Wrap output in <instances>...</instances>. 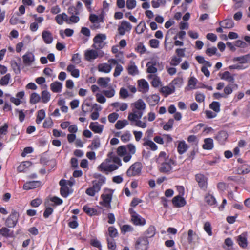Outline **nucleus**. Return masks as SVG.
<instances>
[{
	"mask_svg": "<svg viewBox=\"0 0 250 250\" xmlns=\"http://www.w3.org/2000/svg\"><path fill=\"white\" fill-rule=\"evenodd\" d=\"M148 245V241L147 238H140L136 242L135 249L136 250H146Z\"/></svg>",
	"mask_w": 250,
	"mask_h": 250,
	"instance_id": "obj_9",
	"label": "nucleus"
},
{
	"mask_svg": "<svg viewBox=\"0 0 250 250\" xmlns=\"http://www.w3.org/2000/svg\"><path fill=\"white\" fill-rule=\"evenodd\" d=\"M142 164L139 162H136L132 165L126 171V174L129 177L139 175L141 172Z\"/></svg>",
	"mask_w": 250,
	"mask_h": 250,
	"instance_id": "obj_7",
	"label": "nucleus"
},
{
	"mask_svg": "<svg viewBox=\"0 0 250 250\" xmlns=\"http://www.w3.org/2000/svg\"><path fill=\"white\" fill-rule=\"evenodd\" d=\"M146 100L150 106H155L158 103L160 97L158 95L154 94L147 97Z\"/></svg>",
	"mask_w": 250,
	"mask_h": 250,
	"instance_id": "obj_21",
	"label": "nucleus"
},
{
	"mask_svg": "<svg viewBox=\"0 0 250 250\" xmlns=\"http://www.w3.org/2000/svg\"><path fill=\"white\" fill-rule=\"evenodd\" d=\"M144 146H149L153 150H155L157 148L156 145L151 140H146L143 144Z\"/></svg>",
	"mask_w": 250,
	"mask_h": 250,
	"instance_id": "obj_47",
	"label": "nucleus"
},
{
	"mask_svg": "<svg viewBox=\"0 0 250 250\" xmlns=\"http://www.w3.org/2000/svg\"><path fill=\"white\" fill-rule=\"evenodd\" d=\"M22 59L26 66H30L35 61V56L32 53L27 52L22 56Z\"/></svg>",
	"mask_w": 250,
	"mask_h": 250,
	"instance_id": "obj_11",
	"label": "nucleus"
},
{
	"mask_svg": "<svg viewBox=\"0 0 250 250\" xmlns=\"http://www.w3.org/2000/svg\"><path fill=\"white\" fill-rule=\"evenodd\" d=\"M103 201L101 204L105 207L109 208L110 207V203L112 200V195L111 194H103L101 196Z\"/></svg>",
	"mask_w": 250,
	"mask_h": 250,
	"instance_id": "obj_20",
	"label": "nucleus"
},
{
	"mask_svg": "<svg viewBox=\"0 0 250 250\" xmlns=\"http://www.w3.org/2000/svg\"><path fill=\"white\" fill-rule=\"evenodd\" d=\"M123 68L120 64H117L115 67V71L113 75L115 77H117L119 76L121 73L123 71Z\"/></svg>",
	"mask_w": 250,
	"mask_h": 250,
	"instance_id": "obj_59",
	"label": "nucleus"
},
{
	"mask_svg": "<svg viewBox=\"0 0 250 250\" xmlns=\"http://www.w3.org/2000/svg\"><path fill=\"white\" fill-rule=\"evenodd\" d=\"M128 124L129 122L126 120H118L116 123L115 127L117 129H121Z\"/></svg>",
	"mask_w": 250,
	"mask_h": 250,
	"instance_id": "obj_37",
	"label": "nucleus"
},
{
	"mask_svg": "<svg viewBox=\"0 0 250 250\" xmlns=\"http://www.w3.org/2000/svg\"><path fill=\"white\" fill-rule=\"evenodd\" d=\"M31 165V162L29 161H24L18 167L17 170L20 172H24L25 170Z\"/></svg>",
	"mask_w": 250,
	"mask_h": 250,
	"instance_id": "obj_33",
	"label": "nucleus"
},
{
	"mask_svg": "<svg viewBox=\"0 0 250 250\" xmlns=\"http://www.w3.org/2000/svg\"><path fill=\"white\" fill-rule=\"evenodd\" d=\"M98 50L90 49L86 50L84 53V58L86 61L91 62L98 57H102L104 55L103 51L98 52Z\"/></svg>",
	"mask_w": 250,
	"mask_h": 250,
	"instance_id": "obj_6",
	"label": "nucleus"
},
{
	"mask_svg": "<svg viewBox=\"0 0 250 250\" xmlns=\"http://www.w3.org/2000/svg\"><path fill=\"white\" fill-rule=\"evenodd\" d=\"M45 117V113L44 110L41 109L38 111V115L36 119V123L38 124L41 123V122L44 119Z\"/></svg>",
	"mask_w": 250,
	"mask_h": 250,
	"instance_id": "obj_42",
	"label": "nucleus"
},
{
	"mask_svg": "<svg viewBox=\"0 0 250 250\" xmlns=\"http://www.w3.org/2000/svg\"><path fill=\"white\" fill-rule=\"evenodd\" d=\"M112 67L110 65L107 63H101L98 65V69L100 72L105 73H109L111 70Z\"/></svg>",
	"mask_w": 250,
	"mask_h": 250,
	"instance_id": "obj_23",
	"label": "nucleus"
},
{
	"mask_svg": "<svg viewBox=\"0 0 250 250\" xmlns=\"http://www.w3.org/2000/svg\"><path fill=\"white\" fill-rule=\"evenodd\" d=\"M160 91L164 94L165 96H167L174 92V87L172 88L168 86H164L161 88Z\"/></svg>",
	"mask_w": 250,
	"mask_h": 250,
	"instance_id": "obj_40",
	"label": "nucleus"
},
{
	"mask_svg": "<svg viewBox=\"0 0 250 250\" xmlns=\"http://www.w3.org/2000/svg\"><path fill=\"white\" fill-rule=\"evenodd\" d=\"M109 235L111 238L116 237L118 235L117 229L113 227H109L108 228Z\"/></svg>",
	"mask_w": 250,
	"mask_h": 250,
	"instance_id": "obj_54",
	"label": "nucleus"
},
{
	"mask_svg": "<svg viewBox=\"0 0 250 250\" xmlns=\"http://www.w3.org/2000/svg\"><path fill=\"white\" fill-rule=\"evenodd\" d=\"M219 25L223 28L230 29L234 27V23L232 19L230 18L220 21Z\"/></svg>",
	"mask_w": 250,
	"mask_h": 250,
	"instance_id": "obj_16",
	"label": "nucleus"
},
{
	"mask_svg": "<svg viewBox=\"0 0 250 250\" xmlns=\"http://www.w3.org/2000/svg\"><path fill=\"white\" fill-rule=\"evenodd\" d=\"M213 147V139L208 138L204 140V144L203 145V148L206 150L212 149Z\"/></svg>",
	"mask_w": 250,
	"mask_h": 250,
	"instance_id": "obj_27",
	"label": "nucleus"
},
{
	"mask_svg": "<svg viewBox=\"0 0 250 250\" xmlns=\"http://www.w3.org/2000/svg\"><path fill=\"white\" fill-rule=\"evenodd\" d=\"M131 134L128 131L125 132L121 136V139L124 142H127L130 140Z\"/></svg>",
	"mask_w": 250,
	"mask_h": 250,
	"instance_id": "obj_62",
	"label": "nucleus"
},
{
	"mask_svg": "<svg viewBox=\"0 0 250 250\" xmlns=\"http://www.w3.org/2000/svg\"><path fill=\"white\" fill-rule=\"evenodd\" d=\"M174 123V120L170 119L168 122L164 125L163 129L165 130H168L172 128Z\"/></svg>",
	"mask_w": 250,
	"mask_h": 250,
	"instance_id": "obj_56",
	"label": "nucleus"
},
{
	"mask_svg": "<svg viewBox=\"0 0 250 250\" xmlns=\"http://www.w3.org/2000/svg\"><path fill=\"white\" fill-rule=\"evenodd\" d=\"M101 185V182L99 181H94L93 182V186L91 188L94 190V191H96V192L97 193L100 190Z\"/></svg>",
	"mask_w": 250,
	"mask_h": 250,
	"instance_id": "obj_53",
	"label": "nucleus"
},
{
	"mask_svg": "<svg viewBox=\"0 0 250 250\" xmlns=\"http://www.w3.org/2000/svg\"><path fill=\"white\" fill-rule=\"evenodd\" d=\"M71 61L75 64H79L81 62V58L78 53L74 54L72 56Z\"/></svg>",
	"mask_w": 250,
	"mask_h": 250,
	"instance_id": "obj_61",
	"label": "nucleus"
},
{
	"mask_svg": "<svg viewBox=\"0 0 250 250\" xmlns=\"http://www.w3.org/2000/svg\"><path fill=\"white\" fill-rule=\"evenodd\" d=\"M106 39V36L105 34H98L93 39L94 43L92 47L96 50L102 49L105 45L104 42Z\"/></svg>",
	"mask_w": 250,
	"mask_h": 250,
	"instance_id": "obj_4",
	"label": "nucleus"
},
{
	"mask_svg": "<svg viewBox=\"0 0 250 250\" xmlns=\"http://www.w3.org/2000/svg\"><path fill=\"white\" fill-rule=\"evenodd\" d=\"M238 244L243 248H245L247 246V240L245 235L243 234L239 235L237 238Z\"/></svg>",
	"mask_w": 250,
	"mask_h": 250,
	"instance_id": "obj_30",
	"label": "nucleus"
},
{
	"mask_svg": "<svg viewBox=\"0 0 250 250\" xmlns=\"http://www.w3.org/2000/svg\"><path fill=\"white\" fill-rule=\"evenodd\" d=\"M60 192L62 196L66 197L69 194V188L67 186H63L61 187Z\"/></svg>",
	"mask_w": 250,
	"mask_h": 250,
	"instance_id": "obj_58",
	"label": "nucleus"
},
{
	"mask_svg": "<svg viewBox=\"0 0 250 250\" xmlns=\"http://www.w3.org/2000/svg\"><path fill=\"white\" fill-rule=\"evenodd\" d=\"M108 248L111 250H114L116 248V243L114 240L111 239H109V238H107Z\"/></svg>",
	"mask_w": 250,
	"mask_h": 250,
	"instance_id": "obj_50",
	"label": "nucleus"
},
{
	"mask_svg": "<svg viewBox=\"0 0 250 250\" xmlns=\"http://www.w3.org/2000/svg\"><path fill=\"white\" fill-rule=\"evenodd\" d=\"M41 98L43 103H46L50 99V94L47 90H43L42 92V96Z\"/></svg>",
	"mask_w": 250,
	"mask_h": 250,
	"instance_id": "obj_38",
	"label": "nucleus"
},
{
	"mask_svg": "<svg viewBox=\"0 0 250 250\" xmlns=\"http://www.w3.org/2000/svg\"><path fill=\"white\" fill-rule=\"evenodd\" d=\"M181 61H182V60L180 58L173 57L172 58L170 63V65L172 66H177L180 63Z\"/></svg>",
	"mask_w": 250,
	"mask_h": 250,
	"instance_id": "obj_63",
	"label": "nucleus"
},
{
	"mask_svg": "<svg viewBox=\"0 0 250 250\" xmlns=\"http://www.w3.org/2000/svg\"><path fill=\"white\" fill-rule=\"evenodd\" d=\"M90 128L96 133H102L104 126L102 125H98V123H91L89 126Z\"/></svg>",
	"mask_w": 250,
	"mask_h": 250,
	"instance_id": "obj_22",
	"label": "nucleus"
},
{
	"mask_svg": "<svg viewBox=\"0 0 250 250\" xmlns=\"http://www.w3.org/2000/svg\"><path fill=\"white\" fill-rule=\"evenodd\" d=\"M128 74L133 76L137 75L139 73V71L137 69L135 63L133 61L130 62V64L128 68Z\"/></svg>",
	"mask_w": 250,
	"mask_h": 250,
	"instance_id": "obj_26",
	"label": "nucleus"
},
{
	"mask_svg": "<svg viewBox=\"0 0 250 250\" xmlns=\"http://www.w3.org/2000/svg\"><path fill=\"white\" fill-rule=\"evenodd\" d=\"M0 234L5 238L12 237L13 236V232L7 227H3L0 229Z\"/></svg>",
	"mask_w": 250,
	"mask_h": 250,
	"instance_id": "obj_24",
	"label": "nucleus"
},
{
	"mask_svg": "<svg viewBox=\"0 0 250 250\" xmlns=\"http://www.w3.org/2000/svg\"><path fill=\"white\" fill-rule=\"evenodd\" d=\"M155 234V228L153 226L149 227L147 230L145 232L146 236L147 238H151Z\"/></svg>",
	"mask_w": 250,
	"mask_h": 250,
	"instance_id": "obj_43",
	"label": "nucleus"
},
{
	"mask_svg": "<svg viewBox=\"0 0 250 250\" xmlns=\"http://www.w3.org/2000/svg\"><path fill=\"white\" fill-rule=\"evenodd\" d=\"M233 92V88L231 84H228L226 85L224 89V94L226 97L231 94Z\"/></svg>",
	"mask_w": 250,
	"mask_h": 250,
	"instance_id": "obj_55",
	"label": "nucleus"
},
{
	"mask_svg": "<svg viewBox=\"0 0 250 250\" xmlns=\"http://www.w3.org/2000/svg\"><path fill=\"white\" fill-rule=\"evenodd\" d=\"M122 165L121 159L114 156L107 158L99 166V169L103 172H112L117 169Z\"/></svg>",
	"mask_w": 250,
	"mask_h": 250,
	"instance_id": "obj_2",
	"label": "nucleus"
},
{
	"mask_svg": "<svg viewBox=\"0 0 250 250\" xmlns=\"http://www.w3.org/2000/svg\"><path fill=\"white\" fill-rule=\"evenodd\" d=\"M204 229L209 236H212V228L209 222H206L204 225Z\"/></svg>",
	"mask_w": 250,
	"mask_h": 250,
	"instance_id": "obj_46",
	"label": "nucleus"
},
{
	"mask_svg": "<svg viewBox=\"0 0 250 250\" xmlns=\"http://www.w3.org/2000/svg\"><path fill=\"white\" fill-rule=\"evenodd\" d=\"M250 172V167L243 166L238 170V173L240 174H246Z\"/></svg>",
	"mask_w": 250,
	"mask_h": 250,
	"instance_id": "obj_57",
	"label": "nucleus"
},
{
	"mask_svg": "<svg viewBox=\"0 0 250 250\" xmlns=\"http://www.w3.org/2000/svg\"><path fill=\"white\" fill-rule=\"evenodd\" d=\"M159 63L155 61H152L148 62L146 64L147 72L149 73H155L157 71V66Z\"/></svg>",
	"mask_w": 250,
	"mask_h": 250,
	"instance_id": "obj_13",
	"label": "nucleus"
},
{
	"mask_svg": "<svg viewBox=\"0 0 250 250\" xmlns=\"http://www.w3.org/2000/svg\"><path fill=\"white\" fill-rule=\"evenodd\" d=\"M138 85L140 88L139 91L143 93H146L149 90L148 83L144 79H141L138 81Z\"/></svg>",
	"mask_w": 250,
	"mask_h": 250,
	"instance_id": "obj_14",
	"label": "nucleus"
},
{
	"mask_svg": "<svg viewBox=\"0 0 250 250\" xmlns=\"http://www.w3.org/2000/svg\"><path fill=\"white\" fill-rule=\"evenodd\" d=\"M131 220L135 225L143 226L146 224V220L136 214L135 212L132 215Z\"/></svg>",
	"mask_w": 250,
	"mask_h": 250,
	"instance_id": "obj_15",
	"label": "nucleus"
},
{
	"mask_svg": "<svg viewBox=\"0 0 250 250\" xmlns=\"http://www.w3.org/2000/svg\"><path fill=\"white\" fill-rule=\"evenodd\" d=\"M132 28L131 24L127 21H123L118 28L119 34L124 35L126 31H129Z\"/></svg>",
	"mask_w": 250,
	"mask_h": 250,
	"instance_id": "obj_10",
	"label": "nucleus"
},
{
	"mask_svg": "<svg viewBox=\"0 0 250 250\" xmlns=\"http://www.w3.org/2000/svg\"><path fill=\"white\" fill-rule=\"evenodd\" d=\"M42 36L45 43L50 44L52 42L53 38L50 31L46 30L43 31Z\"/></svg>",
	"mask_w": 250,
	"mask_h": 250,
	"instance_id": "obj_17",
	"label": "nucleus"
},
{
	"mask_svg": "<svg viewBox=\"0 0 250 250\" xmlns=\"http://www.w3.org/2000/svg\"><path fill=\"white\" fill-rule=\"evenodd\" d=\"M11 78L10 74H7L2 77L0 80V84L1 85H6L8 84L9 80Z\"/></svg>",
	"mask_w": 250,
	"mask_h": 250,
	"instance_id": "obj_45",
	"label": "nucleus"
},
{
	"mask_svg": "<svg viewBox=\"0 0 250 250\" xmlns=\"http://www.w3.org/2000/svg\"><path fill=\"white\" fill-rule=\"evenodd\" d=\"M250 61V54H247L244 56L235 57L233 59V61L239 62L240 63H246Z\"/></svg>",
	"mask_w": 250,
	"mask_h": 250,
	"instance_id": "obj_28",
	"label": "nucleus"
},
{
	"mask_svg": "<svg viewBox=\"0 0 250 250\" xmlns=\"http://www.w3.org/2000/svg\"><path fill=\"white\" fill-rule=\"evenodd\" d=\"M205 200L207 203L211 206L216 203V200L214 197L210 194H208L205 196Z\"/></svg>",
	"mask_w": 250,
	"mask_h": 250,
	"instance_id": "obj_39",
	"label": "nucleus"
},
{
	"mask_svg": "<svg viewBox=\"0 0 250 250\" xmlns=\"http://www.w3.org/2000/svg\"><path fill=\"white\" fill-rule=\"evenodd\" d=\"M67 70L71 73L72 76L75 78H78L80 76L79 70L75 68V66L73 64H70L67 68Z\"/></svg>",
	"mask_w": 250,
	"mask_h": 250,
	"instance_id": "obj_29",
	"label": "nucleus"
},
{
	"mask_svg": "<svg viewBox=\"0 0 250 250\" xmlns=\"http://www.w3.org/2000/svg\"><path fill=\"white\" fill-rule=\"evenodd\" d=\"M146 28V25L144 21H141L135 28L136 32L138 34H141L144 32Z\"/></svg>",
	"mask_w": 250,
	"mask_h": 250,
	"instance_id": "obj_44",
	"label": "nucleus"
},
{
	"mask_svg": "<svg viewBox=\"0 0 250 250\" xmlns=\"http://www.w3.org/2000/svg\"><path fill=\"white\" fill-rule=\"evenodd\" d=\"M119 115L116 112L110 114L108 116V121L110 123H114L119 118Z\"/></svg>",
	"mask_w": 250,
	"mask_h": 250,
	"instance_id": "obj_51",
	"label": "nucleus"
},
{
	"mask_svg": "<svg viewBox=\"0 0 250 250\" xmlns=\"http://www.w3.org/2000/svg\"><path fill=\"white\" fill-rule=\"evenodd\" d=\"M157 163L159 165V170L161 173L168 174L173 169L175 162L173 160L165 153L161 152L157 158Z\"/></svg>",
	"mask_w": 250,
	"mask_h": 250,
	"instance_id": "obj_1",
	"label": "nucleus"
},
{
	"mask_svg": "<svg viewBox=\"0 0 250 250\" xmlns=\"http://www.w3.org/2000/svg\"><path fill=\"white\" fill-rule=\"evenodd\" d=\"M62 83L59 82H55L50 84V89L53 92L58 93L61 91Z\"/></svg>",
	"mask_w": 250,
	"mask_h": 250,
	"instance_id": "obj_25",
	"label": "nucleus"
},
{
	"mask_svg": "<svg viewBox=\"0 0 250 250\" xmlns=\"http://www.w3.org/2000/svg\"><path fill=\"white\" fill-rule=\"evenodd\" d=\"M210 108L215 111L218 112L220 111V104L218 102H213L209 105Z\"/></svg>",
	"mask_w": 250,
	"mask_h": 250,
	"instance_id": "obj_52",
	"label": "nucleus"
},
{
	"mask_svg": "<svg viewBox=\"0 0 250 250\" xmlns=\"http://www.w3.org/2000/svg\"><path fill=\"white\" fill-rule=\"evenodd\" d=\"M41 183L39 181H33L27 182L25 183L23 186V188L24 190H29L33 188H37L40 186Z\"/></svg>",
	"mask_w": 250,
	"mask_h": 250,
	"instance_id": "obj_12",
	"label": "nucleus"
},
{
	"mask_svg": "<svg viewBox=\"0 0 250 250\" xmlns=\"http://www.w3.org/2000/svg\"><path fill=\"white\" fill-rule=\"evenodd\" d=\"M140 118H136L134 121H130L131 125H134L135 126L137 127H139L142 128H145L146 127L147 125L146 122H142L140 120Z\"/></svg>",
	"mask_w": 250,
	"mask_h": 250,
	"instance_id": "obj_34",
	"label": "nucleus"
},
{
	"mask_svg": "<svg viewBox=\"0 0 250 250\" xmlns=\"http://www.w3.org/2000/svg\"><path fill=\"white\" fill-rule=\"evenodd\" d=\"M19 217V213L16 210L12 209L11 213L5 221V226L8 228H14L18 221Z\"/></svg>",
	"mask_w": 250,
	"mask_h": 250,
	"instance_id": "obj_5",
	"label": "nucleus"
},
{
	"mask_svg": "<svg viewBox=\"0 0 250 250\" xmlns=\"http://www.w3.org/2000/svg\"><path fill=\"white\" fill-rule=\"evenodd\" d=\"M41 96L37 93H32L30 97V103L32 104H36L41 100Z\"/></svg>",
	"mask_w": 250,
	"mask_h": 250,
	"instance_id": "obj_36",
	"label": "nucleus"
},
{
	"mask_svg": "<svg viewBox=\"0 0 250 250\" xmlns=\"http://www.w3.org/2000/svg\"><path fill=\"white\" fill-rule=\"evenodd\" d=\"M100 146V140L99 138L95 139L92 141L91 145L89 146L91 149H96Z\"/></svg>",
	"mask_w": 250,
	"mask_h": 250,
	"instance_id": "obj_48",
	"label": "nucleus"
},
{
	"mask_svg": "<svg viewBox=\"0 0 250 250\" xmlns=\"http://www.w3.org/2000/svg\"><path fill=\"white\" fill-rule=\"evenodd\" d=\"M196 180L198 183L199 187L204 190L207 188L208 179L202 174H197L195 176Z\"/></svg>",
	"mask_w": 250,
	"mask_h": 250,
	"instance_id": "obj_8",
	"label": "nucleus"
},
{
	"mask_svg": "<svg viewBox=\"0 0 250 250\" xmlns=\"http://www.w3.org/2000/svg\"><path fill=\"white\" fill-rule=\"evenodd\" d=\"M228 138V134L225 131H221L219 132L215 137V139H217L220 143H223Z\"/></svg>",
	"mask_w": 250,
	"mask_h": 250,
	"instance_id": "obj_35",
	"label": "nucleus"
},
{
	"mask_svg": "<svg viewBox=\"0 0 250 250\" xmlns=\"http://www.w3.org/2000/svg\"><path fill=\"white\" fill-rule=\"evenodd\" d=\"M136 6V1L135 0H127L126 1V7L128 9H132Z\"/></svg>",
	"mask_w": 250,
	"mask_h": 250,
	"instance_id": "obj_60",
	"label": "nucleus"
},
{
	"mask_svg": "<svg viewBox=\"0 0 250 250\" xmlns=\"http://www.w3.org/2000/svg\"><path fill=\"white\" fill-rule=\"evenodd\" d=\"M172 203L176 207H182L186 204V201L181 196H176L172 199Z\"/></svg>",
	"mask_w": 250,
	"mask_h": 250,
	"instance_id": "obj_19",
	"label": "nucleus"
},
{
	"mask_svg": "<svg viewBox=\"0 0 250 250\" xmlns=\"http://www.w3.org/2000/svg\"><path fill=\"white\" fill-rule=\"evenodd\" d=\"M149 78L152 79L151 84L153 87H158L161 85V82L160 78L157 76L155 75H149Z\"/></svg>",
	"mask_w": 250,
	"mask_h": 250,
	"instance_id": "obj_32",
	"label": "nucleus"
},
{
	"mask_svg": "<svg viewBox=\"0 0 250 250\" xmlns=\"http://www.w3.org/2000/svg\"><path fill=\"white\" fill-rule=\"evenodd\" d=\"M11 66L14 71L16 74L20 73V66L18 65V63L15 61L11 62Z\"/></svg>",
	"mask_w": 250,
	"mask_h": 250,
	"instance_id": "obj_64",
	"label": "nucleus"
},
{
	"mask_svg": "<svg viewBox=\"0 0 250 250\" xmlns=\"http://www.w3.org/2000/svg\"><path fill=\"white\" fill-rule=\"evenodd\" d=\"M221 79L225 80L230 83H233L235 81L234 76L229 71H225L220 75Z\"/></svg>",
	"mask_w": 250,
	"mask_h": 250,
	"instance_id": "obj_18",
	"label": "nucleus"
},
{
	"mask_svg": "<svg viewBox=\"0 0 250 250\" xmlns=\"http://www.w3.org/2000/svg\"><path fill=\"white\" fill-rule=\"evenodd\" d=\"M110 81L109 77H100L98 79V84L103 87H106L108 86V83Z\"/></svg>",
	"mask_w": 250,
	"mask_h": 250,
	"instance_id": "obj_31",
	"label": "nucleus"
},
{
	"mask_svg": "<svg viewBox=\"0 0 250 250\" xmlns=\"http://www.w3.org/2000/svg\"><path fill=\"white\" fill-rule=\"evenodd\" d=\"M83 210L86 213L90 216L96 214L97 212L94 208L88 207L86 206L83 207Z\"/></svg>",
	"mask_w": 250,
	"mask_h": 250,
	"instance_id": "obj_49",
	"label": "nucleus"
},
{
	"mask_svg": "<svg viewBox=\"0 0 250 250\" xmlns=\"http://www.w3.org/2000/svg\"><path fill=\"white\" fill-rule=\"evenodd\" d=\"M177 148L178 152L182 154L187 151L188 149V146L185 144V142H180L178 144Z\"/></svg>",
	"mask_w": 250,
	"mask_h": 250,
	"instance_id": "obj_41",
	"label": "nucleus"
},
{
	"mask_svg": "<svg viewBox=\"0 0 250 250\" xmlns=\"http://www.w3.org/2000/svg\"><path fill=\"white\" fill-rule=\"evenodd\" d=\"M134 106L131 112L128 114V120L134 121L136 118H141L146 108V104L144 101L140 99L132 104Z\"/></svg>",
	"mask_w": 250,
	"mask_h": 250,
	"instance_id": "obj_3",
	"label": "nucleus"
}]
</instances>
